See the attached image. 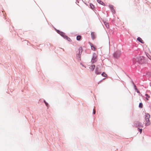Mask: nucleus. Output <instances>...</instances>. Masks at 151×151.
<instances>
[{
	"instance_id": "obj_3",
	"label": "nucleus",
	"mask_w": 151,
	"mask_h": 151,
	"mask_svg": "<svg viewBox=\"0 0 151 151\" xmlns=\"http://www.w3.org/2000/svg\"><path fill=\"white\" fill-rule=\"evenodd\" d=\"M121 53L120 52H116L114 54V57L116 58H119L120 56Z\"/></svg>"
},
{
	"instance_id": "obj_4",
	"label": "nucleus",
	"mask_w": 151,
	"mask_h": 151,
	"mask_svg": "<svg viewBox=\"0 0 151 151\" xmlns=\"http://www.w3.org/2000/svg\"><path fill=\"white\" fill-rule=\"evenodd\" d=\"M58 32L61 36L65 38V37H67V36L65 35V33L63 32H60L59 31H58Z\"/></svg>"
},
{
	"instance_id": "obj_20",
	"label": "nucleus",
	"mask_w": 151,
	"mask_h": 151,
	"mask_svg": "<svg viewBox=\"0 0 151 151\" xmlns=\"http://www.w3.org/2000/svg\"><path fill=\"white\" fill-rule=\"evenodd\" d=\"M138 129H139V131L140 132V134H141L142 131V129H139V128H138Z\"/></svg>"
},
{
	"instance_id": "obj_7",
	"label": "nucleus",
	"mask_w": 151,
	"mask_h": 151,
	"mask_svg": "<svg viewBox=\"0 0 151 151\" xmlns=\"http://www.w3.org/2000/svg\"><path fill=\"white\" fill-rule=\"evenodd\" d=\"M136 126L137 127H142L143 124H141L139 122H137L136 123Z\"/></svg>"
},
{
	"instance_id": "obj_22",
	"label": "nucleus",
	"mask_w": 151,
	"mask_h": 151,
	"mask_svg": "<svg viewBox=\"0 0 151 151\" xmlns=\"http://www.w3.org/2000/svg\"><path fill=\"white\" fill-rule=\"evenodd\" d=\"M79 52L80 51H81L82 52V48L80 47L79 48Z\"/></svg>"
},
{
	"instance_id": "obj_24",
	"label": "nucleus",
	"mask_w": 151,
	"mask_h": 151,
	"mask_svg": "<svg viewBox=\"0 0 151 151\" xmlns=\"http://www.w3.org/2000/svg\"><path fill=\"white\" fill-rule=\"evenodd\" d=\"M106 27H107V28H108L109 27V24H106Z\"/></svg>"
},
{
	"instance_id": "obj_17",
	"label": "nucleus",
	"mask_w": 151,
	"mask_h": 151,
	"mask_svg": "<svg viewBox=\"0 0 151 151\" xmlns=\"http://www.w3.org/2000/svg\"><path fill=\"white\" fill-rule=\"evenodd\" d=\"M96 61V60H94V58H92V59L91 60V62H92V63H94Z\"/></svg>"
},
{
	"instance_id": "obj_1",
	"label": "nucleus",
	"mask_w": 151,
	"mask_h": 151,
	"mask_svg": "<svg viewBox=\"0 0 151 151\" xmlns=\"http://www.w3.org/2000/svg\"><path fill=\"white\" fill-rule=\"evenodd\" d=\"M150 117V115L149 114H147L145 115V120L146 122L145 123L146 126H148L150 124V122L149 120Z\"/></svg>"
},
{
	"instance_id": "obj_5",
	"label": "nucleus",
	"mask_w": 151,
	"mask_h": 151,
	"mask_svg": "<svg viewBox=\"0 0 151 151\" xmlns=\"http://www.w3.org/2000/svg\"><path fill=\"white\" fill-rule=\"evenodd\" d=\"M109 7L111 9V10L112 12L113 13H114V14L115 13V10L113 6L112 5H109Z\"/></svg>"
},
{
	"instance_id": "obj_26",
	"label": "nucleus",
	"mask_w": 151,
	"mask_h": 151,
	"mask_svg": "<svg viewBox=\"0 0 151 151\" xmlns=\"http://www.w3.org/2000/svg\"><path fill=\"white\" fill-rule=\"evenodd\" d=\"M137 92L138 93H139V91L137 90Z\"/></svg>"
},
{
	"instance_id": "obj_16",
	"label": "nucleus",
	"mask_w": 151,
	"mask_h": 151,
	"mask_svg": "<svg viewBox=\"0 0 151 151\" xmlns=\"http://www.w3.org/2000/svg\"><path fill=\"white\" fill-rule=\"evenodd\" d=\"M139 107L140 108H142L143 107V104L142 103H140L139 105Z\"/></svg>"
},
{
	"instance_id": "obj_6",
	"label": "nucleus",
	"mask_w": 151,
	"mask_h": 151,
	"mask_svg": "<svg viewBox=\"0 0 151 151\" xmlns=\"http://www.w3.org/2000/svg\"><path fill=\"white\" fill-rule=\"evenodd\" d=\"M90 45L91 47V49L92 50H93L94 51H96V48L93 44H92L91 43H90Z\"/></svg>"
},
{
	"instance_id": "obj_2",
	"label": "nucleus",
	"mask_w": 151,
	"mask_h": 151,
	"mask_svg": "<svg viewBox=\"0 0 151 151\" xmlns=\"http://www.w3.org/2000/svg\"><path fill=\"white\" fill-rule=\"evenodd\" d=\"M140 59V60H142V58L141 57L138 56V57H136L135 58H134L133 59V61L134 63H136V61H139L140 63V61L139 60Z\"/></svg>"
},
{
	"instance_id": "obj_8",
	"label": "nucleus",
	"mask_w": 151,
	"mask_h": 151,
	"mask_svg": "<svg viewBox=\"0 0 151 151\" xmlns=\"http://www.w3.org/2000/svg\"><path fill=\"white\" fill-rule=\"evenodd\" d=\"M91 38L93 40H94L95 38V34L94 32H92L91 33Z\"/></svg>"
},
{
	"instance_id": "obj_21",
	"label": "nucleus",
	"mask_w": 151,
	"mask_h": 151,
	"mask_svg": "<svg viewBox=\"0 0 151 151\" xmlns=\"http://www.w3.org/2000/svg\"><path fill=\"white\" fill-rule=\"evenodd\" d=\"M97 57L96 56H93V58H94V60H97Z\"/></svg>"
},
{
	"instance_id": "obj_19",
	"label": "nucleus",
	"mask_w": 151,
	"mask_h": 151,
	"mask_svg": "<svg viewBox=\"0 0 151 151\" xmlns=\"http://www.w3.org/2000/svg\"><path fill=\"white\" fill-rule=\"evenodd\" d=\"M65 38H66L69 41H70L71 40L70 38L68 37H65Z\"/></svg>"
},
{
	"instance_id": "obj_15",
	"label": "nucleus",
	"mask_w": 151,
	"mask_h": 151,
	"mask_svg": "<svg viewBox=\"0 0 151 151\" xmlns=\"http://www.w3.org/2000/svg\"><path fill=\"white\" fill-rule=\"evenodd\" d=\"M90 6L91 8L92 9H93L94 8V6L93 4H90Z\"/></svg>"
},
{
	"instance_id": "obj_12",
	"label": "nucleus",
	"mask_w": 151,
	"mask_h": 151,
	"mask_svg": "<svg viewBox=\"0 0 151 151\" xmlns=\"http://www.w3.org/2000/svg\"><path fill=\"white\" fill-rule=\"evenodd\" d=\"M98 68H97L96 69L95 73H96V74L97 75L100 74V72H98Z\"/></svg>"
},
{
	"instance_id": "obj_27",
	"label": "nucleus",
	"mask_w": 151,
	"mask_h": 151,
	"mask_svg": "<svg viewBox=\"0 0 151 151\" xmlns=\"http://www.w3.org/2000/svg\"><path fill=\"white\" fill-rule=\"evenodd\" d=\"M134 87H135V89H136V90H137V88H136V86L135 85L134 86Z\"/></svg>"
},
{
	"instance_id": "obj_25",
	"label": "nucleus",
	"mask_w": 151,
	"mask_h": 151,
	"mask_svg": "<svg viewBox=\"0 0 151 151\" xmlns=\"http://www.w3.org/2000/svg\"><path fill=\"white\" fill-rule=\"evenodd\" d=\"M44 102L45 103L46 105L47 106V105H48V104L45 101H44Z\"/></svg>"
},
{
	"instance_id": "obj_23",
	"label": "nucleus",
	"mask_w": 151,
	"mask_h": 151,
	"mask_svg": "<svg viewBox=\"0 0 151 151\" xmlns=\"http://www.w3.org/2000/svg\"><path fill=\"white\" fill-rule=\"evenodd\" d=\"M96 113V110L95 109H93V113L94 114H95Z\"/></svg>"
},
{
	"instance_id": "obj_9",
	"label": "nucleus",
	"mask_w": 151,
	"mask_h": 151,
	"mask_svg": "<svg viewBox=\"0 0 151 151\" xmlns=\"http://www.w3.org/2000/svg\"><path fill=\"white\" fill-rule=\"evenodd\" d=\"M137 40H138L139 42H141L142 43H144V42L142 39L140 37H138L137 39Z\"/></svg>"
},
{
	"instance_id": "obj_18",
	"label": "nucleus",
	"mask_w": 151,
	"mask_h": 151,
	"mask_svg": "<svg viewBox=\"0 0 151 151\" xmlns=\"http://www.w3.org/2000/svg\"><path fill=\"white\" fill-rule=\"evenodd\" d=\"M101 75H102L104 77H106V74L105 73H104V72H103V73H102Z\"/></svg>"
},
{
	"instance_id": "obj_13",
	"label": "nucleus",
	"mask_w": 151,
	"mask_h": 151,
	"mask_svg": "<svg viewBox=\"0 0 151 151\" xmlns=\"http://www.w3.org/2000/svg\"><path fill=\"white\" fill-rule=\"evenodd\" d=\"M81 38V37L80 35L76 37V39L78 40H80Z\"/></svg>"
},
{
	"instance_id": "obj_10",
	"label": "nucleus",
	"mask_w": 151,
	"mask_h": 151,
	"mask_svg": "<svg viewBox=\"0 0 151 151\" xmlns=\"http://www.w3.org/2000/svg\"><path fill=\"white\" fill-rule=\"evenodd\" d=\"M97 1L98 3H99L100 4H101L103 5L104 6L105 4L102 1H101V0H97Z\"/></svg>"
},
{
	"instance_id": "obj_14",
	"label": "nucleus",
	"mask_w": 151,
	"mask_h": 151,
	"mask_svg": "<svg viewBox=\"0 0 151 151\" xmlns=\"http://www.w3.org/2000/svg\"><path fill=\"white\" fill-rule=\"evenodd\" d=\"M145 95L146 96V99L147 100H148L149 98H150V96H149L147 94H146Z\"/></svg>"
},
{
	"instance_id": "obj_11",
	"label": "nucleus",
	"mask_w": 151,
	"mask_h": 151,
	"mask_svg": "<svg viewBox=\"0 0 151 151\" xmlns=\"http://www.w3.org/2000/svg\"><path fill=\"white\" fill-rule=\"evenodd\" d=\"M95 65H92L89 68L92 71H93L95 68Z\"/></svg>"
}]
</instances>
